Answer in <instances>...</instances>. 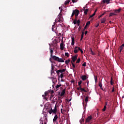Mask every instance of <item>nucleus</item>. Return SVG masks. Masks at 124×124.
I'll return each instance as SVG.
<instances>
[{"label": "nucleus", "instance_id": "nucleus-1", "mask_svg": "<svg viewBox=\"0 0 124 124\" xmlns=\"http://www.w3.org/2000/svg\"><path fill=\"white\" fill-rule=\"evenodd\" d=\"M52 59H53V60H55V61H56L57 62H58V61H59V58L56 56H53L50 57V58L49 59V61L50 62H52Z\"/></svg>", "mask_w": 124, "mask_h": 124}, {"label": "nucleus", "instance_id": "nucleus-2", "mask_svg": "<svg viewBox=\"0 0 124 124\" xmlns=\"http://www.w3.org/2000/svg\"><path fill=\"white\" fill-rule=\"evenodd\" d=\"M66 70L65 69H60L56 71V73L57 75H60V73H62L63 72H65Z\"/></svg>", "mask_w": 124, "mask_h": 124}, {"label": "nucleus", "instance_id": "nucleus-3", "mask_svg": "<svg viewBox=\"0 0 124 124\" xmlns=\"http://www.w3.org/2000/svg\"><path fill=\"white\" fill-rule=\"evenodd\" d=\"M73 12L75 14L76 18H77L78 16V15H79V10L76 9L75 10H73Z\"/></svg>", "mask_w": 124, "mask_h": 124}, {"label": "nucleus", "instance_id": "nucleus-4", "mask_svg": "<svg viewBox=\"0 0 124 124\" xmlns=\"http://www.w3.org/2000/svg\"><path fill=\"white\" fill-rule=\"evenodd\" d=\"M64 46H65V45L63 44V40L62 39V43L60 44L61 50H63V49H64Z\"/></svg>", "mask_w": 124, "mask_h": 124}, {"label": "nucleus", "instance_id": "nucleus-5", "mask_svg": "<svg viewBox=\"0 0 124 124\" xmlns=\"http://www.w3.org/2000/svg\"><path fill=\"white\" fill-rule=\"evenodd\" d=\"M93 119V117L91 115L88 116L87 117V118L86 119V121H85V123H90V122H91V121H92V120Z\"/></svg>", "mask_w": 124, "mask_h": 124}, {"label": "nucleus", "instance_id": "nucleus-6", "mask_svg": "<svg viewBox=\"0 0 124 124\" xmlns=\"http://www.w3.org/2000/svg\"><path fill=\"white\" fill-rule=\"evenodd\" d=\"M107 20V17L104 16L103 18L101 19V24H104Z\"/></svg>", "mask_w": 124, "mask_h": 124}, {"label": "nucleus", "instance_id": "nucleus-7", "mask_svg": "<svg viewBox=\"0 0 124 124\" xmlns=\"http://www.w3.org/2000/svg\"><path fill=\"white\" fill-rule=\"evenodd\" d=\"M58 22H59V23H61V16H57V18L55 19V23H58Z\"/></svg>", "mask_w": 124, "mask_h": 124}, {"label": "nucleus", "instance_id": "nucleus-8", "mask_svg": "<svg viewBox=\"0 0 124 124\" xmlns=\"http://www.w3.org/2000/svg\"><path fill=\"white\" fill-rule=\"evenodd\" d=\"M124 44H122L119 47V52L120 53H122V51H123V49H124Z\"/></svg>", "mask_w": 124, "mask_h": 124}, {"label": "nucleus", "instance_id": "nucleus-9", "mask_svg": "<svg viewBox=\"0 0 124 124\" xmlns=\"http://www.w3.org/2000/svg\"><path fill=\"white\" fill-rule=\"evenodd\" d=\"M71 38H72L71 45L72 46H73L74 44H75V39L73 37H72Z\"/></svg>", "mask_w": 124, "mask_h": 124}, {"label": "nucleus", "instance_id": "nucleus-10", "mask_svg": "<svg viewBox=\"0 0 124 124\" xmlns=\"http://www.w3.org/2000/svg\"><path fill=\"white\" fill-rule=\"evenodd\" d=\"M57 111H58V110L57 109V107L55 106L54 108L52 109V113L56 115V114H57Z\"/></svg>", "mask_w": 124, "mask_h": 124}, {"label": "nucleus", "instance_id": "nucleus-11", "mask_svg": "<svg viewBox=\"0 0 124 124\" xmlns=\"http://www.w3.org/2000/svg\"><path fill=\"white\" fill-rule=\"evenodd\" d=\"M78 46H76L74 48V53H75V54H77V53H78Z\"/></svg>", "mask_w": 124, "mask_h": 124}, {"label": "nucleus", "instance_id": "nucleus-12", "mask_svg": "<svg viewBox=\"0 0 124 124\" xmlns=\"http://www.w3.org/2000/svg\"><path fill=\"white\" fill-rule=\"evenodd\" d=\"M81 79H82V80L83 81H85V80L87 79V76L86 75H83V76H82L81 77Z\"/></svg>", "mask_w": 124, "mask_h": 124}, {"label": "nucleus", "instance_id": "nucleus-13", "mask_svg": "<svg viewBox=\"0 0 124 124\" xmlns=\"http://www.w3.org/2000/svg\"><path fill=\"white\" fill-rule=\"evenodd\" d=\"M103 3H107V4H109L110 3V0H103Z\"/></svg>", "mask_w": 124, "mask_h": 124}, {"label": "nucleus", "instance_id": "nucleus-14", "mask_svg": "<svg viewBox=\"0 0 124 124\" xmlns=\"http://www.w3.org/2000/svg\"><path fill=\"white\" fill-rule=\"evenodd\" d=\"M121 9L119 8L118 10H115L114 12L116 13V14H118V13H120L121 12Z\"/></svg>", "mask_w": 124, "mask_h": 124}, {"label": "nucleus", "instance_id": "nucleus-15", "mask_svg": "<svg viewBox=\"0 0 124 124\" xmlns=\"http://www.w3.org/2000/svg\"><path fill=\"white\" fill-rule=\"evenodd\" d=\"M57 120H58V115H55V116H54L53 120V123H55V122H56V121H57Z\"/></svg>", "mask_w": 124, "mask_h": 124}, {"label": "nucleus", "instance_id": "nucleus-16", "mask_svg": "<svg viewBox=\"0 0 124 124\" xmlns=\"http://www.w3.org/2000/svg\"><path fill=\"white\" fill-rule=\"evenodd\" d=\"M83 11H84V14L85 15H87V14H88V11H89V9H85V8H84Z\"/></svg>", "mask_w": 124, "mask_h": 124}, {"label": "nucleus", "instance_id": "nucleus-17", "mask_svg": "<svg viewBox=\"0 0 124 124\" xmlns=\"http://www.w3.org/2000/svg\"><path fill=\"white\" fill-rule=\"evenodd\" d=\"M64 93H65V90H63L60 94V96H63V95H64Z\"/></svg>", "mask_w": 124, "mask_h": 124}, {"label": "nucleus", "instance_id": "nucleus-18", "mask_svg": "<svg viewBox=\"0 0 124 124\" xmlns=\"http://www.w3.org/2000/svg\"><path fill=\"white\" fill-rule=\"evenodd\" d=\"M117 15V14L115 13H111L109 14V17H111V16H116Z\"/></svg>", "mask_w": 124, "mask_h": 124}, {"label": "nucleus", "instance_id": "nucleus-19", "mask_svg": "<svg viewBox=\"0 0 124 124\" xmlns=\"http://www.w3.org/2000/svg\"><path fill=\"white\" fill-rule=\"evenodd\" d=\"M49 50L50 51V57H52L53 56V53H54V51L52 48H50Z\"/></svg>", "mask_w": 124, "mask_h": 124}, {"label": "nucleus", "instance_id": "nucleus-20", "mask_svg": "<svg viewBox=\"0 0 124 124\" xmlns=\"http://www.w3.org/2000/svg\"><path fill=\"white\" fill-rule=\"evenodd\" d=\"M57 62H64V61L62 58H59Z\"/></svg>", "mask_w": 124, "mask_h": 124}, {"label": "nucleus", "instance_id": "nucleus-21", "mask_svg": "<svg viewBox=\"0 0 124 124\" xmlns=\"http://www.w3.org/2000/svg\"><path fill=\"white\" fill-rule=\"evenodd\" d=\"M80 91H81V92H84L85 93H87V91H86V90H85V89L82 88L81 86L80 87Z\"/></svg>", "mask_w": 124, "mask_h": 124}, {"label": "nucleus", "instance_id": "nucleus-22", "mask_svg": "<svg viewBox=\"0 0 124 124\" xmlns=\"http://www.w3.org/2000/svg\"><path fill=\"white\" fill-rule=\"evenodd\" d=\"M110 84L113 86L114 85V82H113V77H111L110 79Z\"/></svg>", "mask_w": 124, "mask_h": 124}, {"label": "nucleus", "instance_id": "nucleus-23", "mask_svg": "<svg viewBox=\"0 0 124 124\" xmlns=\"http://www.w3.org/2000/svg\"><path fill=\"white\" fill-rule=\"evenodd\" d=\"M72 60L73 62H75V61L77 59L76 58H75V57H73H73H72Z\"/></svg>", "mask_w": 124, "mask_h": 124}, {"label": "nucleus", "instance_id": "nucleus-24", "mask_svg": "<svg viewBox=\"0 0 124 124\" xmlns=\"http://www.w3.org/2000/svg\"><path fill=\"white\" fill-rule=\"evenodd\" d=\"M60 87H62V84H59V85H57L55 86V88L57 90H58L59 89V88H60Z\"/></svg>", "mask_w": 124, "mask_h": 124}, {"label": "nucleus", "instance_id": "nucleus-25", "mask_svg": "<svg viewBox=\"0 0 124 124\" xmlns=\"http://www.w3.org/2000/svg\"><path fill=\"white\" fill-rule=\"evenodd\" d=\"M55 28H56V26L55 25H52V31H56V29H55Z\"/></svg>", "mask_w": 124, "mask_h": 124}, {"label": "nucleus", "instance_id": "nucleus-26", "mask_svg": "<svg viewBox=\"0 0 124 124\" xmlns=\"http://www.w3.org/2000/svg\"><path fill=\"white\" fill-rule=\"evenodd\" d=\"M107 108V107H106V106H104V108L102 109L103 112H105V111H106Z\"/></svg>", "mask_w": 124, "mask_h": 124}, {"label": "nucleus", "instance_id": "nucleus-27", "mask_svg": "<svg viewBox=\"0 0 124 124\" xmlns=\"http://www.w3.org/2000/svg\"><path fill=\"white\" fill-rule=\"evenodd\" d=\"M70 2V1L68 0H66V1L64 2V4L65 5H66L67 4H68V3H69Z\"/></svg>", "mask_w": 124, "mask_h": 124}, {"label": "nucleus", "instance_id": "nucleus-28", "mask_svg": "<svg viewBox=\"0 0 124 124\" xmlns=\"http://www.w3.org/2000/svg\"><path fill=\"white\" fill-rule=\"evenodd\" d=\"M85 101L86 103H87V102H88V101H89V97H88V96L86 97Z\"/></svg>", "mask_w": 124, "mask_h": 124}, {"label": "nucleus", "instance_id": "nucleus-29", "mask_svg": "<svg viewBox=\"0 0 124 124\" xmlns=\"http://www.w3.org/2000/svg\"><path fill=\"white\" fill-rule=\"evenodd\" d=\"M90 25H91V21H88L86 23V24L85 26H86V27H88V26H90Z\"/></svg>", "mask_w": 124, "mask_h": 124}, {"label": "nucleus", "instance_id": "nucleus-30", "mask_svg": "<svg viewBox=\"0 0 124 124\" xmlns=\"http://www.w3.org/2000/svg\"><path fill=\"white\" fill-rule=\"evenodd\" d=\"M95 12H96V10L93 13V14L90 16V18H93V16L95 15Z\"/></svg>", "mask_w": 124, "mask_h": 124}, {"label": "nucleus", "instance_id": "nucleus-31", "mask_svg": "<svg viewBox=\"0 0 124 124\" xmlns=\"http://www.w3.org/2000/svg\"><path fill=\"white\" fill-rule=\"evenodd\" d=\"M91 55H95V53H94V52L93 51V49H92V48H91Z\"/></svg>", "mask_w": 124, "mask_h": 124}, {"label": "nucleus", "instance_id": "nucleus-32", "mask_svg": "<svg viewBox=\"0 0 124 124\" xmlns=\"http://www.w3.org/2000/svg\"><path fill=\"white\" fill-rule=\"evenodd\" d=\"M106 13V12H104V13H103L102 15H101L100 16H98V18H101V17H102L103 16V15H105V14Z\"/></svg>", "mask_w": 124, "mask_h": 124}, {"label": "nucleus", "instance_id": "nucleus-33", "mask_svg": "<svg viewBox=\"0 0 124 124\" xmlns=\"http://www.w3.org/2000/svg\"><path fill=\"white\" fill-rule=\"evenodd\" d=\"M69 62H70V60H66L65 62L66 63V64H68V63H69Z\"/></svg>", "mask_w": 124, "mask_h": 124}, {"label": "nucleus", "instance_id": "nucleus-34", "mask_svg": "<svg viewBox=\"0 0 124 124\" xmlns=\"http://www.w3.org/2000/svg\"><path fill=\"white\" fill-rule=\"evenodd\" d=\"M81 62V59H80V58H78V59L77 60L76 63H79V62Z\"/></svg>", "mask_w": 124, "mask_h": 124}, {"label": "nucleus", "instance_id": "nucleus-35", "mask_svg": "<svg viewBox=\"0 0 124 124\" xmlns=\"http://www.w3.org/2000/svg\"><path fill=\"white\" fill-rule=\"evenodd\" d=\"M74 25H76V24H77V19H75L74 20Z\"/></svg>", "mask_w": 124, "mask_h": 124}, {"label": "nucleus", "instance_id": "nucleus-36", "mask_svg": "<svg viewBox=\"0 0 124 124\" xmlns=\"http://www.w3.org/2000/svg\"><path fill=\"white\" fill-rule=\"evenodd\" d=\"M71 63H72V65L73 67V68H75V64L73 63V62L72 61H71Z\"/></svg>", "mask_w": 124, "mask_h": 124}, {"label": "nucleus", "instance_id": "nucleus-37", "mask_svg": "<svg viewBox=\"0 0 124 124\" xmlns=\"http://www.w3.org/2000/svg\"><path fill=\"white\" fill-rule=\"evenodd\" d=\"M49 114L51 115V114H52V113H53V109L51 108L50 110H49Z\"/></svg>", "mask_w": 124, "mask_h": 124}, {"label": "nucleus", "instance_id": "nucleus-38", "mask_svg": "<svg viewBox=\"0 0 124 124\" xmlns=\"http://www.w3.org/2000/svg\"><path fill=\"white\" fill-rule=\"evenodd\" d=\"M51 73H54V66H51Z\"/></svg>", "mask_w": 124, "mask_h": 124}, {"label": "nucleus", "instance_id": "nucleus-39", "mask_svg": "<svg viewBox=\"0 0 124 124\" xmlns=\"http://www.w3.org/2000/svg\"><path fill=\"white\" fill-rule=\"evenodd\" d=\"M65 57H69V54H68V53H67V52H65Z\"/></svg>", "mask_w": 124, "mask_h": 124}, {"label": "nucleus", "instance_id": "nucleus-40", "mask_svg": "<svg viewBox=\"0 0 124 124\" xmlns=\"http://www.w3.org/2000/svg\"><path fill=\"white\" fill-rule=\"evenodd\" d=\"M81 84H82V80H80L79 82H78V86H79V87H81Z\"/></svg>", "mask_w": 124, "mask_h": 124}, {"label": "nucleus", "instance_id": "nucleus-41", "mask_svg": "<svg viewBox=\"0 0 124 124\" xmlns=\"http://www.w3.org/2000/svg\"><path fill=\"white\" fill-rule=\"evenodd\" d=\"M94 80H95V83H96V82H97V77L96 76L94 77Z\"/></svg>", "mask_w": 124, "mask_h": 124}, {"label": "nucleus", "instance_id": "nucleus-42", "mask_svg": "<svg viewBox=\"0 0 124 124\" xmlns=\"http://www.w3.org/2000/svg\"><path fill=\"white\" fill-rule=\"evenodd\" d=\"M61 79H62L63 78V74L62 73L60 75Z\"/></svg>", "mask_w": 124, "mask_h": 124}, {"label": "nucleus", "instance_id": "nucleus-43", "mask_svg": "<svg viewBox=\"0 0 124 124\" xmlns=\"http://www.w3.org/2000/svg\"><path fill=\"white\" fill-rule=\"evenodd\" d=\"M81 28H82V26H79V27L78 29V31H81Z\"/></svg>", "mask_w": 124, "mask_h": 124}, {"label": "nucleus", "instance_id": "nucleus-44", "mask_svg": "<svg viewBox=\"0 0 124 124\" xmlns=\"http://www.w3.org/2000/svg\"><path fill=\"white\" fill-rule=\"evenodd\" d=\"M87 64V63L86 62H84L83 64H82V66H86Z\"/></svg>", "mask_w": 124, "mask_h": 124}, {"label": "nucleus", "instance_id": "nucleus-45", "mask_svg": "<svg viewBox=\"0 0 124 124\" xmlns=\"http://www.w3.org/2000/svg\"><path fill=\"white\" fill-rule=\"evenodd\" d=\"M115 92V88L113 87L112 90H111V93H114Z\"/></svg>", "mask_w": 124, "mask_h": 124}, {"label": "nucleus", "instance_id": "nucleus-46", "mask_svg": "<svg viewBox=\"0 0 124 124\" xmlns=\"http://www.w3.org/2000/svg\"><path fill=\"white\" fill-rule=\"evenodd\" d=\"M99 86L100 88L102 87V83H101V82H100L99 83Z\"/></svg>", "mask_w": 124, "mask_h": 124}, {"label": "nucleus", "instance_id": "nucleus-47", "mask_svg": "<svg viewBox=\"0 0 124 124\" xmlns=\"http://www.w3.org/2000/svg\"><path fill=\"white\" fill-rule=\"evenodd\" d=\"M80 20L78 19V20H77V24H80Z\"/></svg>", "mask_w": 124, "mask_h": 124}, {"label": "nucleus", "instance_id": "nucleus-48", "mask_svg": "<svg viewBox=\"0 0 124 124\" xmlns=\"http://www.w3.org/2000/svg\"><path fill=\"white\" fill-rule=\"evenodd\" d=\"M42 96H43V97H44V98L45 99H46V96L45 94L42 95Z\"/></svg>", "mask_w": 124, "mask_h": 124}, {"label": "nucleus", "instance_id": "nucleus-49", "mask_svg": "<svg viewBox=\"0 0 124 124\" xmlns=\"http://www.w3.org/2000/svg\"><path fill=\"white\" fill-rule=\"evenodd\" d=\"M74 58H75V59H77V57H78V54H77V55H76L75 56H73Z\"/></svg>", "mask_w": 124, "mask_h": 124}, {"label": "nucleus", "instance_id": "nucleus-50", "mask_svg": "<svg viewBox=\"0 0 124 124\" xmlns=\"http://www.w3.org/2000/svg\"><path fill=\"white\" fill-rule=\"evenodd\" d=\"M87 27H88V26L85 25V26L84 27V29H83V31H84L86 30V29H87Z\"/></svg>", "mask_w": 124, "mask_h": 124}, {"label": "nucleus", "instance_id": "nucleus-51", "mask_svg": "<svg viewBox=\"0 0 124 124\" xmlns=\"http://www.w3.org/2000/svg\"><path fill=\"white\" fill-rule=\"evenodd\" d=\"M81 38H83L84 37V32H82V34H81Z\"/></svg>", "mask_w": 124, "mask_h": 124}, {"label": "nucleus", "instance_id": "nucleus-52", "mask_svg": "<svg viewBox=\"0 0 124 124\" xmlns=\"http://www.w3.org/2000/svg\"><path fill=\"white\" fill-rule=\"evenodd\" d=\"M78 51H80V50H81L82 49H81V48H80V47H78Z\"/></svg>", "mask_w": 124, "mask_h": 124}, {"label": "nucleus", "instance_id": "nucleus-53", "mask_svg": "<svg viewBox=\"0 0 124 124\" xmlns=\"http://www.w3.org/2000/svg\"><path fill=\"white\" fill-rule=\"evenodd\" d=\"M47 94H48V92H45V95L46 96L47 95Z\"/></svg>", "mask_w": 124, "mask_h": 124}, {"label": "nucleus", "instance_id": "nucleus-54", "mask_svg": "<svg viewBox=\"0 0 124 124\" xmlns=\"http://www.w3.org/2000/svg\"><path fill=\"white\" fill-rule=\"evenodd\" d=\"M72 1L73 3L76 2V0H72Z\"/></svg>", "mask_w": 124, "mask_h": 124}, {"label": "nucleus", "instance_id": "nucleus-55", "mask_svg": "<svg viewBox=\"0 0 124 124\" xmlns=\"http://www.w3.org/2000/svg\"><path fill=\"white\" fill-rule=\"evenodd\" d=\"M74 15H75L74 14V13L73 12L71 17H73V16H74Z\"/></svg>", "mask_w": 124, "mask_h": 124}, {"label": "nucleus", "instance_id": "nucleus-56", "mask_svg": "<svg viewBox=\"0 0 124 124\" xmlns=\"http://www.w3.org/2000/svg\"><path fill=\"white\" fill-rule=\"evenodd\" d=\"M74 80H72L71 81V83L72 84V83H74Z\"/></svg>", "mask_w": 124, "mask_h": 124}, {"label": "nucleus", "instance_id": "nucleus-57", "mask_svg": "<svg viewBox=\"0 0 124 124\" xmlns=\"http://www.w3.org/2000/svg\"><path fill=\"white\" fill-rule=\"evenodd\" d=\"M99 26V24H97L96 25H95V28H97V27H98Z\"/></svg>", "mask_w": 124, "mask_h": 124}, {"label": "nucleus", "instance_id": "nucleus-58", "mask_svg": "<svg viewBox=\"0 0 124 124\" xmlns=\"http://www.w3.org/2000/svg\"><path fill=\"white\" fill-rule=\"evenodd\" d=\"M77 90H78V91H80V86H79V87H78L77 88Z\"/></svg>", "mask_w": 124, "mask_h": 124}, {"label": "nucleus", "instance_id": "nucleus-59", "mask_svg": "<svg viewBox=\"0 0 124 124\" xmlns=\"http://www.w3.org/2000/svg\"><path fill=\"white\" fill-rule=\"evenodd\" d=\"M88 33V31H85V33H84V34H87Z\"/></svg>", "mask_w": 124, "mask_h": 124}, {"label": "nucleus", "instance_id": "nucleus-60", "mask_svg": "<svg viewBox=\"0 0 124 124\" xmlns=\"http://www.w3.org/2000/svg\"><path fill=\"white\" fill-rule=\"evenodd\" d=\"M101 90H102V91H104V90L103 89V88L102 87H100Z\"/></svg>", "mask_w": 124, "mask_h": 124}, {"label": "nucleus", "instance_id": "nucleus-61", "mask_svg": "<svg viewBox=\"0 0 124 124\" xmlns=\"http://www.w3.org/2000/svg\"><path fill=\"white\" fill-rule=\"evenodd\" d=\"M80 51V52L81 53V54H83V50L81 49Z\"/></svg>", "mask_w": 124, "mask_h": 124}, {"label": "nucleus", "instance_id": "nucleus-62", "mask_svg": "<svg viewBox=\"0 0 124 124\" xmlns=\"http://www.w3.org/2000/svg\"><path fill=\"white\" fill-rule=\"evenodd\" d=\"M40 121H41V122H42V123H41V124H43V122L42 120H40Z\"/></svg>", "mask_w": 124, "mask_h": 124}, {"label": "nucleus", "instance_id": "nucleus-63", "mask_svg": "<svg viewBox=\"0 0 124 124\" xmlns=\"http://www.w3.org/2000/svg\"><path fill=\"white\" fill-rule=\"evenodd\" d=\"M105 106H107V102H106Z\"/></svg>", "mask_w": 124, "mask_h": 124}, {"label": "nucleus", "instance_id": "nucleus-64", "mask_svg": "<svg viewBox=\"0 0 124 124\" xmlns=\"http://www.w3.org/2000/svg\"><path fill=\"white\" fill-rule=\"evenodd\" d=\"M82 39H83V38L81 37V38H80V41H82Z\"/></svg>", "mask_w": 124, "mask_h": 124}]
</instances>
